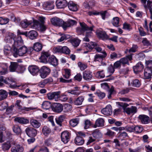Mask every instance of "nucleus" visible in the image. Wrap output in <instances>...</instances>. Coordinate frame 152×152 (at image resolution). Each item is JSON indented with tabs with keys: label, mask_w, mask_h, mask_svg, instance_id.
Returning <instances> with one entry per match:
<instances>
[{
	"label": "nucleus",
	"mask_w": 152,
	"mask_h": 152,
	"mask_svg": "<svg viewBox=\"0 0 152 152\" xmlns=\"http://www.w3.org/2000/svg\"><path fill=\"white\" fill-rule=\"evenodd\" d=\"M116 104L118 106L122 107L124 112H126L128 115L134 114L137 111V107L135 106H132L130 107L126 108V107L129 106V104L126 103L118 102Z\"/></svg>",
	"instance_id": "nucleus-1"
},
{
	"label": "nucleus",
	"mask_w": 152,
	"mask_h": 152,
	"mask_svg": "<svg viewBox=\"0 0 152 152\" xmlns=\"http://www.w3.org/2000/svg\"><path fill=\"white\" fill-rule=\"evenodd\" d=\"M28 49L25 46H21L18 49H13L12 52L13 55L15 57H17L18 55L20 56H23L27 52Z\"/></svg>",
	"instance_id": "nucleus-2"
},
{
	"label": "nucleus",
	"mask_w": 152,
	"mask_h": 152,
	"mask_svg": "<svg viewBox=\"0 0 152 152\" xmlns=\"http://www.w3.org/2000/svg\"><path fill=\"white\" fill-rule=\"evenodd\" d=\"M80 27H78L77 28V32L79 34H83L84 32L87 31H92L94 27L93 26L89 27L84 22H80Z\"/></svg>",
	"instance_id": "nucleus-3"
},
{
	"label": "nucleus",
	"mask_w": 152,
	"mask_h": 152,
	"mask_svg": "<svg viewBox=\"0 0 152 152\" xmlns=\"http://www.w3.org/2000/svg\"><path fill=\"white\" fill-rule=\"evenodd\" d=\"M25 132L28 136L30 137H35L37 134V131L36 129L30 127L26 128Z\"/></svg>",
	"instance_id": "nucleus-4"
},
{
	"label": "nucleus",
	"mask_w": 152,
	"mask_h": 152,
	"mask_svg": "<svg viewBox=\"0 0 152 152\" xmlns=\"http://www.w3.org/2000/svg\"><path fill=\"white\" fill-rule=\"evenodd\" d=\"M61 141L64 143H67L69 140L70 136L69 132L66 131L63 132L61 135Z\"/></svg>",
	"instance_id": "nucleus-5"
},
{
	"label": "nucleus",
	"mask_w": 152,
	"mask_h": 152,
	"mask_svg": "<svg viewBox=\"0 0 152 152\" xmlns=\"http://www.w3.org/2000/svg\"><path fill=\"white\" fill-rule=\"evenodd\" d=\"M14 44L12 45L13 49H18L23 44V41L21 36H18V40L17 41H14Z\"/></svg>",
	"instance_id": "nucleus-6"
},
{
	"label": "nucleus",
	"mask_w": 152,
	"mask_h": 152,
	"mask_svg": "<svg viewBox=\"0 0 152 152\" xmlns=\"http://www.w3.org/2000/svg\"><path fill=\"white\" fill-rule=\"evenodd\" d=\"M144 66L141 62H138L133 67L134 72L137 74L142 71L144 69Z\"/></svg>",
	"instance_id": "nucleus-7"
},
{
	"label": "nucleus",
	"mask_w": 152,
	"mask_h": 152,
	"mask_svg": "<svg viewBox=\"0 0 152 152\" xmlns=\"http://www.w3.org/2000/svg\"><path fill=\"white\" fill-rule=\"evenodd\" d=\"M60 93V91L50 93L47 94V96L48 99L49 100H51L55 99L56 100L59 97Z\"/></svg>",
	"instance_id": "nucleus-8"
},
{
	"label": "nucleus",
	"mask_w": 152,
	"mask_h": 152,
	"mask_svg": "<svg viewBox=\"0 0 152 152\" xmlns=\"http://www.w3.org/2000/svg\"><path fill=\"white\" fill-rule=\"evenodd\" d=\"M28 69L30 72L33 75L37 74L39 70L38 67L35 65L29 66L28 67Z\"/></svg>",
	"instance_id": "nucleus-9"
},
{
	"label": "nucleus",
	"mask_w": 152,
	"mask_h": 152,
	"mask_svg": "<svg viewBox=\"0 0 152 152\" xmlns=\"http://www.w3.org/2000/svg\"><path fill=\"white\" fill-rule=\"evenodd\" d=\"M15 142L14 141H7L2 144V148L4 151H8L11 147V145H15Z\"/></svg>",
	"instance_id": "nucleus-10"
},
{
	"label": "nucleus",
	"mask_w": 152,
	"mask_h": 152,
	"mask_svg": "<svg viewBox=\"0 0 152 152\" xmlns=\"http://www.w3.org/2000/svg\"><path fill=\"white\" fill-rule=\"evenodd\" d=\"M101 112L103 114L108 116L112 114V107L110 105H107L106 107L103 109Z\"/></svg>",
	"instance_id": "nucleus-11"
},
{
	"label": "nucleus",
	"mask_w": 152,
	"mask_h": 152,
	"mask_svg": "<svg viewBox=\"0 0 152 152\" xmlns=\"http://www.w3.org/2000/svg\"><path fill=\"white\" fill-rule=\"evenodd\" d=\"M132 54H130L125 56V57L121 58L120 60L123 65L125 64H129V61H131L132 59Z\"/></svg>",
	"instance_id": "nucleus-12"
},
{
	"label": "nucleus",
	"mask_w": 152,
	"mask_h": 152,
	"mask_svg": "<svg viewBox=\"0 0 152 152\" xmlns=\"http://www.w3.org/2000/svg\"><path fill=\"white\" fill-rule=\"evenodd\" d=\"M92 72L90 71H85L83 74V78L87 81H90L92 78Z\"/></svg>",
	"instance_id": "nucleus-13"
},
{
	"label": "nucleus",
	"mask_w": 152,
	"mask_h": 152,
	"mask_svg": "<svg viewBox=\"0 0 152 152\" xmlns=\"http://www.w3.org/2000/svg\"><path fill=\"white\" fill-rule=\"evenodd\" d=\"M56 3L57 7L59 9L64 8L67 5V2L66 0H57Z\"/></svg>",
	"instance_id": "nucleus-14"
},
{
	"label": "nucleus",
	"mask_w": 152,
	"mask_h": 152,
	"mask_svg": "<svg viewBox=\"0 0 152 152\" xmlns=\"http://www.w3.org/2000/svg\"><path fill=\"white\" fill-rule=\"evenodd\" d=\"M50 54L47 52H42L40 57L41 61L42 62L46 63H47L48 59L50 56Z\"/></svg>",
	"instance_id": "nucleus-15"
},
{
	"label": "nucleus",
	"mask_w": 152,
	"mask_h": 152,
	"mask_svg": "<svg viewBox=\"0 0 152 152\" xmlns=\"http://www.w3.org/2000/svg\"><path fill=\"white\" fill-rule=\"evenodd\" d=\"M53 109L56 112L60 113L63 110V106L59 103H55L53 106Z\"/></svg>",
	"instance_id": "nucleus-16"
},
{
	"label": "nucleus",
	"mask_w": 152,
	"mask_h": 152,
	"mask_svg": "<svg viewBox=\"0 0 152 152\" xmlns=\"http://www.w3.org/2000/svg\"><path fill=\"white\" fill-rule=\"evenodd\" d=\"M77 23L76 21L69 19L67 21L65 22L64 26V29L66 30L67 27L72 26Z\"/></svg>",
	"instance_id": "nucleus-17"
},
{
	"label": "nucleus",
	"mask_w": 152,
	"mask_h": 152,
	"mask_svg": "<svg viewBox=\"0 0 152 152\" xmlns=\"http://www.w3.org/2000/svg\"><path fill=\"white\" fill-rule=\"evenodd\" d=\"M96 34L98 37L103 40H107L108 39V37L105 31H98L96 32Z\"/></svg>",
	"instance_id": "nucleus-18"
},
{
	"label": "nucleus",
	"mask_w": 152,
	"mask_h": 152,
	"mask_svg": "<svg viewBox=\"0 0 152 152\" xmlns=\"http://www.w3.org/2000/svg\"><path fill=\"white\" fill-rule=\"evenodd\" d=\"M15 36L12 33H9L6 37L5 40L7 42H13L15 40Z\"/></svg>",
	"instance_id": "nucleus-19"
},
{
	"label": "nucleus",
	"mask_w": 152,
	"mask_h": 152,
	"mask_svg": "<svg viewBox=\"0 0 152 152\" xmlns=\"http://www.w3.org/2000/svg\"><path fill=\"white\" fill-rule=\"evenodd\" d=\"M102 53L103 54L102 55L96 54L95 56L94 60V61H99V60H102L103 58L106 57L107 54L105 50H103L102 52Z\"/></svg>",
	"instance_id": "nucleus-20"
},
{
	"label": "nucleus",
	"mask_w": 152,
	"mask_h": 152,
	"mask_svg": "<svg viewBox=\"0 0 152 152\" xmlns=\"http://www.w3.org/2000/svg\"><path fill=\"white\" fill-rule=\"evenodd\" d=\"M68 7L69 10L73 12L76 11L77 10L78 8L77 4L74 3L72 1H70L68 4Z\"/></svg>",
	"instance_id": "nucleus-21"
},
{
	"label": "nucleus",
	"mask_w": 152,
	"mask_h": 152,
	"mask_svg": "<svg viewBox=\"0 0 152 152\" xmlns=\"http://www.w3.org/2000/svg\"><path fill=\"white\" fill-rule=\"evenodd\" d=\"M104 121L102 118H98L96 121L95 124L94 126V127L96 128L97 127H102L104 126Z\"/></svg>",
	"instance_id": "nucleus-22"
},
{
	"label": "nucleus",
	"mask_w": 152,
	"mask_h": 152,
	"mask_svg": "<svg viewBox=\"0 0 152 152\" xmlns=\"http://www.w3.org/2000/svg\"><path fill=\"white\" fill-rule=\"evenodd\" d=\"M80 90V88L77 86L75 87L72 90H68L67 92L68 93L78 96L80 95L81 93Z\"/></svg>",
	"instance_id": "nucleus-23"
},
{
	"label": "nucleus",
	"mask_w": 152,
	"mask_h": 152,
	"mask_svg": "<svg viewBox=\"0 0 152 152\" xmlns=\"http://www.w3.org/2000/svg\"><path fill=\"white\" fill-rule=\"evenodd\" d=\"M144 75L145 79H148L151 78L152 75V69L145 68L144 69Z\"/></svg>",
	"instance_id": "nucleus-24"
},
{
	"label": "nucleus",
	"mask_w": 152,
	"mask_h": 152,
	"mask_svg": "<svg viewBox=\"0 0 152 152\" xmlns=\"http://www.w3.org/2000/svg\"><path fill=\"white\" fill-rule=\"evenodd\" d=\"M15 121L17 122L20 124H26L28 123L29 121L28 119L23 117H17L14 119Z\"/></svg>",
	"instance_id": "nucleus-25"
},
{
	"label": "nucleus",
	"mask_w": 152,
	"mask_h": 152,
	"mask_svg": "<svg viewBox=\"0 0 152 152\" xmlns=\"http://www.w3.org/2000/svg\"><path fill=\"white\" fill-rule=\"evenodd\" d=\"M53 66H56L58 64V62L57 59L53 56L49 57L48 61Z\"/></svg>",
	"instance_id": "nucleus-26"
},
{
	"label": "nucleus",
	"mask_w": 152,
	"mask_h": 152,
	"mask_svg": "<svg viewBox=\"0 0 152 152\" xmlns=\"http://www.w3.org/2000/svg\"><path fill=\"white\" fill-rule=\"evenodd\" d=\"M139 118L142 123L147 124L148 123L149 118V117L145 115H140L139 116Z\"/></svg>",
	"instance_id": "nucleus-27"
},
{
	"label": "nucleus",
	"mask_w": 152,
	"mask_h": 152,
	"mask_svg": "<svg viewBox=\"0 0 152 152\" xmlns=\"http://www.w3.org/2000/svg\"><path fill=\"white\" fill-rule=\"evenodd\" d=\"M23 148L18 145L12 147L11 148L12 152H23Z\"/></svg>",
	"instance_id": "nucleus-28"
},
{
	"label": "nucleus",
	"mask_w": 152,
	"mask_h": 152,
	"mask_svg": "<svg viewBox=\"0 0 152 152\" xmlns=\"http://www.w3.org/2000/svg\"><path fill=\"white\" fill-rule=\"evenodd\" d=\"M18 64L17 62H11L9 66L10 71L11 72L16 71L18 67Z\"/></svg>",
	"instance_id": "nucleus-29"
},
{
	"label": "nucleus",
	"mask_w": 152,
	"mask_h": 152,
	"mask_svg": "<svg viewBox=\"0 0 152 152\" xmlns=\"http://www.w3.org/2000/svg\"><path fill=\"white\" fill-rule=\"evenodd\" d=\"M75 142L77 145H80L84 144V140L82 137L77 136L75 138Z\"/></svg>",
	"instance_id": "nucleus-30"
},
{
	"label": "nucleus",
	"mask_w": 152,
	"mask_h": 152,
	"mask_svg": "<svg viewBox=\"0 0 152 152\" xmlns=\"http://www.w3.org/2000/svg\"><path fill=\"white\" fill-rule=\"evenodd\" d=\"M30 123L32 126L34 128H39L41 125V124L38 121L34 119H31L30 121Z\"/></svg>",
	"instance_id": "nucleus-31"
},
{
	"label": "nucleus",
	"mask_w": 152,
	"mask_h": 152,
	"mask_svg": "<svg viewBox=\"0 0 152 152\" xmlns=\"http://www.w3.org/2000/svg\"><path fill=\"white\" fill-rule=\"evenodd\" d=\"M84 100V97L80 96L77 98L74 102V104L76 105H80L82 104Z\"/></svg>",
	"instance_id": "nucleus-32"
},
{
	"label": "nucleus",
	"mask_w": 152,
	"mask_h": 152,
	"mask_svg": "<svg viewBox=\"0 0 152 152\" xmlns=\"http://www.w3.org/2000/svg\"><path fill=\"white\" fill-rule=\"evenodd\" d=\"M8 94V92L5 90H0V101L7 98Z\"/></svg>",
	"instance_id": "nucleus-33"
},
{
	"label": "nucleus",
	"mask_w": 152,
	"mask_h": 152,
	"mask_svg": "<svg viewBox=\"0 0 152 152\" xmlns=\"http://www.w3.org/2000/svg\"><path fill=\"white\" fill-rule=\"evenodd\" d=\"M8 106V104L5 103H4L2 105H1L2 107L4 109H6V112L8 113H11L13 107H14V106L11 105L10 106L8 107L7 108V107Z\"/></svg>",
	"instance_id": "nucleus-34"
},
{
	"label": "nucleus",
	"mask_w": 152,
	"mask_h": 152,
	"mask_svg": "<svg viewBox=\"0 0 152 152\" xmlns=\"http://www.w3.org/2000/svg\"><path fill=\"white\" fill-rule=\"evenodd\" d=\"M92 134L93 137L96 139L100 138L102 136L101 133L99 130H95L94 131Z\"/></svg>",
	"instance_id": "nucleus-35"
},
{
	"label": "nucleus",
	"mask_w": 152,
	"mask_h": 152,
	"mask_svg": "<svg viewBox=\"0 0 152 152\" xmlns=\"http://www.w3.org/2000/svg\"><path fill=\"white\" fill-rule=\"evenodd\" d=\"M31 24V22L28 21L27 19L22 21L20 23L21 26L23 28H27L29 25Z\"/></svg>",
	"instance_id": "nucleus-36"
},
{
	"label": "nucleus",
	"mask_w": 152,
	"mask_h": 152,
	"mask_svg": "<svg viewBox=\"0 0 152 152\" xmlns=\"http://www.w3.org/2000/svg\"><path fill=\"white\" fill-rule=\"evenodd\" d=\"M29 38L31 39H35L37 36V32L34 30H32L29 31L28 34Z\"/></svg>",
	"instance_id": "nucleus-37"
},
{
	"label": "nucleus",
	"mask_w": 152,
	"mask_h": 152,
	"mask_svg": "<svg viewBox=\"0 0 152 152\" xmlns=\"http://www.w3.org/2000/svg\"><path fill=\"white\" fill-rule=\"evenodd\" d=\"M42 132L43 134L45 136H47L51 132V129L47 126H45L42 129Z\"/></svg>",
	"instance_id": "nucleus-38"
},
{
	"label": "nucleus",
	"mask_w": 152,
	"mask_h": 152,
	"mask_svg": "<svg viewBox=\"0 0 152 152\" xmlns=\"http://www.w3.org/2000/svg\"><path fill=\"white\" fill-rule=\"evenodd\" d=\"M63 110L64 112H68L70 111L72 108V106L69 104H66L63 106Z\"/></svg>",
	"instance_id": "nucleus-39"
},
{
	"label": "nucleus",
	"mask_w": 152,
	"mask_h": 152,
	"mask_svg": "<svg viewBox=\"0 0 152 152\" xmlns=\"http://www.w3.org/2000/svg\"><path fill=\"white\" fill-rule=\"evenodd\" d=\"M51 106V103L48 101H44L42 104V108L45 110H48L50 108Z\"/></svg>",
	"instance_id": "nucleus-40"
},
{
	"label": "nucleus",
	"mask_w": 152,
	"mask_h": 152,
	"mask_svg": "<svg viewBox=\"0 0 152 152\" xmlns=\"http://www.w3.org/2000/svg\"><path fill=\"white\" fill-rule=\"evenodd\" d=\"M79 121V119L78 118H75L71 119L69 121L70 125L73 127H75L78 124Z\"/></svg>",
	"instance_id": "nucleus-41"
},
{
	"label": "nucleus",
	"mask_w": 152,
	"mask_h": 152,
	"mask_svg": "<svg viewBox=\"0 0 152 152\" xmlns=\"http://www.w3.org/2000/svg\"><path fill=\"white\" fill-rule=\"evenodd\" d=\"M33 48L34 50L38 52L41 50L42 46L41 43L39 42H36L34 44Z\"/></svg>",
	"instance_id": "nucleus-42"
},
{
	"label": "nucleus",
	"mask_w": 152,
	"mask_h": 152,
	"mask_svg": "<svg viewBox=\"0 0 152 152\" xmlns=\"http://www.w3.org/2000/svg\"><path fill=\"white\" fill-rule=\"evenodd\" d=\"M91 44L93 45V46L94 47V49L97 52L102 53L103 50H102V48L100 47L98 44L95 42H91Z\"/></svg>",
	"instance_id": "nucleus-43"
},
{
	"label": "nucleus",
	"mask_w": 152,
	"mask_h": 152,
	"mask_svg": "<svg viewBox=\"0 0 152 152\" xmlns=\"http://www.w3.org/2000/svg\"><path fill=\"white\" fill-rule=\"evenodd\" d=\"M11 47L7 45H6L4 47V54L7 55L10 54L11 52L13 53L12 51H13V49L11 50Z\"/></svg>",
	"instance_id": "nucleus-44"
},
{
	"label": "nucleus",
	"mask_w": 152,
	"mask_h": 152,
	"mask_svg": "<svg viewBox=\"0 0 152 152\" xmlns=\"http://www.w3.org/2000/svg\"><path fill=\"white\" fill-rule=\"evenodd\" d=\"M80 40L78 39L74 38L71 40V42L75 47H77L79 45Z\"/></svg>",
	"instance_id": "nucleus-45"
},
{
	"label": "nucleus",
	"mask_w": 152,
	"mask_h": 152,
	"mask_svg": "<svg viewBox=\"0 0 152 152\" xmlns=\"http://www.w3.org/2000/svg\"><path fill=\"white\" fill-rule=\"evenodd\" d=\"M119 18L118 17L114 18L111 21L113 26L116 27L119 26Z\"/></svg>",
	"instance_id": "nucleus-46"
},
{
	"label": "nucleus",
	"mask_w": 152,
	"mask_h": 152,
	"mask_svg": "<svg viewBox=\"0 0 152 152\" xmlns=\"http://www.w3.org/2000/svg\"><path fill=\"white\" fill-rule=\"evenodd\" d=\"M145 56L142 52L136 54L135 57L137 60H142L145 57Z\"/></svg>",
	"instance_id": "nucleus-47"
},
{
	"label": "nucleus",
	"mask_w": 152,
	"mask_h": 152,
	"mask_svg": "<svg viewBox=\"0 0 152 152\" xmlns=\"http://www.w3.org/2000/svg\"><path fill=\"white\" fill-rule=\"evenodd\" d=\"M13 130L14 132L17 134H19L21 133V129L20 127L18 125H14L13 127Z\"/></svg>",
	"instance_id": "nucleus-48"
},
{
	"label": "nucleus",
	"mask_w": 152,
	"mask_h": 152,
	"mask_svg": "<svg viewBox=\"0 0 152 152\" xmlns=\"http://www.w3.org/2000/svg\"><path fill=\"white\" fill-rule=\"evenodd\" d=\"M40 70L48 75H49L50 72V68L46 66H42Z\"/></svg>",
	"instance_id": "nucleus-49"
},
{
	"label": "nucleus",
	"mask_w": 152,
	"mask_h": 152,
	"mask_svg": "<svg viewBox=\"0 0 152 152\" xmlns=\"http://www.w3.org/2000/svg\"><path fill=\"white\" fill-rule=\"evenodd\" d=\"M115 71L114 67L112 65L109 66L107 69V71L110 73L109 75H106V77H107L111 76L114 72Z\"/></svg>",
	"instance_id": "nucleus-50"
},
{
	"label": "nucleus",
	"mask_w": 152,
	"mask_h": 152,
	"mask_svg": "<svg viewBox=\"0 0 152 152\" xmlns=\"http://www.w3.org/2000/svg\"><path fill=\"white\" fill-rule=\"evenodd\" d=\"M64 119V117L63 115H61L56 118V122L57 124L60 126H61V124Z\"/></svg>",
	"instance_id": "nucleus-51"
},
{
	"label": "nucleus",
	"mask_w": 152,
	"mask_h": 152,
	"mask_svg": "<svg viewBox=\"0 0 152 152\" xmlns=\"http://www.w3.org/2000/svg\"><path fill=\"white\" fill-rule=\"evenodd\" d=\"M77 65L81 71L84 70L85 69H86L87 67V64H83L80 62H78L77 63Z\"/></svg>",
	"instance_id": "nucleus-52"
},
{
	"label": "nucleus",
	"mask_w": 152,
	"mask_h": 152,
	"mask_svg": "<svg viewBox=\"0 0 152 152\" xmlns=\"http://www.w3.org/2000/svg\"><path fill=\"white\" fill-rule=\"evenodd\" d=\"M9 21L8 18H3L0 17V24L1 25L6 24L8 23Z\"/></svg>",
	"instance_id": "nucleus-53"
},
{
	"label": "nucleus",
	"mask_w": 152,
	"mask_h": 152,
	"mask_svg": "<svg viewBox=\"0 0 152 152\" xmlns=\"http://www.w3.org/2000/svg\"><path fill=\"white\" fill-rule=\"evenodd\" d=\"M62 47L58 46L54 47L53 49V51L54 53H62Z\"/></svg>",
	"instance_id": "nucleus-54"
},
{
	"label": "nucleus",
	"mask_w": 152,
	"mask_h": 152,
	"mask_svg": "<svg viewBox=\"0 0 152 152\" xmlns=\"http://www.w3.org/2000/svg\"><path fill=\"white\" fill-rule=\"evenodd\" d=\"M39 23L38 21L34 20H33V24L31 27L33 28L36 29L38 28L39 26Z\"/></svg>",
	"instance_id": "nucleus-55"
},
{
	"label": "nucleus",
	"mask_w": 152,
	"mask_h": 152,
	"mask_svg": "<svg viewBox=\"0 0 152 152\" xmlns=\"http://www.w3.org/2000/svg\"><path fill=\"white\" fill-rule=\"evenodd\" d=\"M70 50L66 46L62 47V53L69 54L70 53Z\"/></svg>",
	"instance_id": "nucleus-56"
},
{
	"label": "nucleus",
	"mask_w": 152,
	"mask_h": 152,
	"mask_svg": "<svg viewBox=\"0 0 152 152\" xmlns=\"http://www.w3.org/2000/svg\"><path fill=\"white\" fill-rule=\"evenodd\" d=\"M65 23L62 19L57 18L56 26H61L64 28Z\"/></svg>",
	"instance_id": "nucleus-57"
},
{
	"label": "nucleus",
	"mask_w": 152,
	"mask_h": 152,
	"mask_svg": "<svg viewBox=\"0 0 152 152\" xmlns=\"http://www.w3.org/2000/svg\"><path fill=\"white\" fill-rule=\"evenodd\" d=\"M65 74L63 75V76L66 79H69V78L70 76L71 75L70 70L66 69L65 70Z\"/></svg>",
	"instance_id": "nucleus-58"
},
{
	"label": "nucleus",
	"mask_w": 152,
	"mask_h": 152,
	"mask_svg": "<svg viewBox=\"0 0 152 152\" xmlns=\"http://www.w3.org/2000/svg\"><path fill=\"white\" fill-rule=\"evenodd\" d=\"M68 36L65 34H62L61 38L58 40V42H61L64 40L67 39L68 38Z\"/></svg>",
	"instance_id": "nucleus-59"
},
{
	"label": "nucleus",
	"mask_w": 152,
	"mask_h": 152,
	"mask_svg": "<svg viewBox=\"0 0 152 152\" xmlns=\"http://www.w3.org/2000/svg\"><path fill=\"white\" fill-rule=\"evenodd\" d=\"M145 64H146L145 68H148V69H152V61H146Z\"/></svg>",
	"instance_id": "nucleus-60"
},
{
	"label": "nucleus",
	"mask_w": 152,
	"mask_h": 152,
	"mask_svg": "<svg viewBox=\"0 0 152 152\" xmlns=\"http://www.w3.org/2000/svg\"><path fill=\"white\" fill-rule=\"evenodd\" d=\"M143 130V128L141 126H136L134 127V131L136 132L139 133L141 132Z\"/></svg>",
	"instance_id": "nucleus-61"
},
{
	"label": "nucleus",
	"mask_w": 152,
	"mask_h": 152,
	"mask_svg": "<svg viewBox=\"0 0 152 152\" xmlns=\"http://www.w3.org/2000/svg\"><path fill=\"white\" fill-rule=\"evenodd\" d=\"M133 85L134 86L136 87H139L140 86V84L138 79H135L133 80Z\"/></svg>",
	"instance_id": "nucleus-62"
},
{
	"label": "nucleus",
	"mask_w": 152,
	"mask_h": 152,
	"mask_svg": "<svg viewBox=\"0 0 152 152\" xmlns=\"http://www.w3.org/2000/svg\"><path fill=\"white\" fill-rule=\"evenodd\" d=\"M18 70L17 72L20 73H23L25 70V67L22 66L18 65Z\"/></svg>",
	"instance_id": "nucleus-63"
},
{
	"label": "nucleus",
	"mask_w": 152,
	"mask_h": 152,
	"mask_svg": "<svg viewBox=\"0 0 152 152\" xmlns=\"http://www.w3.org/2000/svg\"><path fill=\"white\" fill-rule=\"evenodd\" d=\"M138 46L136 45H133L132 47L129 50V52H135L136 51Z\"/></svg>",
	"instance_id": "nucleus-64"
}]
</instances>
